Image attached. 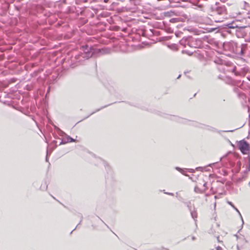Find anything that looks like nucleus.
<instances>
[{
  "mask_svg": "<svg viewBox=\"0 0 250 250\" xmlns=\"http://www.w3.org/2000/svg\"><path fill=\"white\" fill-rule=\"evenodd\" d=\"M196 190H198V189H197L196 188H195V191H196Z\"/></svg>",
  "mask_w": 250,
  "mask_h": 250,
  "instance_id": "obj_14",
  "label": "nucleus"
},
{
  "mask_svg": "<svg viewBox=\"0 0 250 250\" xmlns=\"http://www.w3.org/2000/svg\"><path fill=\"white\" fill-rule=\"evenodd\" d=\"M216 250H222V248L219 246L216 248Z\"/></svg>",
  "mask_w": 250,
  "mask_h": 250,
  "instance_id": "obj_9",
  "label": "nucleus"
},
{
  "mask_svg": "<svg viewBox=\"0 0 250 250\" xmlns=\"http://www.w3.org/2000/svg\"><path fill=\"white\" fill-rule=\"evenodd\" d=\"M191 215L192 217L194 219H195L196 218H197V213L196 212L191 211Z\"/></svg>",
  "mask_w": 250,
  "mask_h": 250,
  "instance_id": "obj_4",
  "label": "nucleus"
},
{
  "mask_svg": "<svg viewBox=\"0 0 250 250\" xmlns=\"http://www.w3.org/2000/svg\"><path fill=\"white\" fill-rule=\"evenodd\" d=\"M194 239H195V238H194V237H192V239H193V240H194Z\"/></svg>",
  "mask_w": 250,
  "mask_h": 250,
  "instance_id": "obj_16",
  "label": "nucleus"
},
{
  "mask_svg": "<svg viewBox=\"0 0 250 250\" xmlns=\"http://www.w3.org/2000/svg\"><path fill=\"white\" fill-rule=\"evenodd\" d=\"M239 148L243 154H247L249 152L250 146L249 144L244 140L239 142L238 144Z\"/></svg>",
  "mask_w": 250,
  "mask_h": 250,
  "instance_id": "obj_1",
  "label": "nucleus"
},
{
  "mask_svg": "<svg viewBox=\"0 0 250 250\" xmlns=\"http://www.w3.org/2000/svg\"><path fill=\"white\" fill-rule=\"evenodd\" d=\"M196 169H203V167H197Z\"/></svg>",
  "mask_w": 250,
  "mask_h": 250,
  "instance_id": "obj_12",
  "label": "nucleus"
},
{
  "mask_svg": "<svg viewBox=\"0 0 250 250\" xmlns=\"http://www.w3.org/2000/svg\"><path fill=\"white\" fill-rule=\"evenodd\" d=\"M196 190H198V189H197L196 188H195V191H196Z\"/></svg>",
  "mask_w": 250,
  "mask_h": 250,
  "instance_id": "obj_15",
  "label": "nucleus"
},
{
  "mask_svg": "<svg viewBox=\"0 0 250 250\" xmlns=\"http://www.w3.org/2000/svg\"><path fill=\"white\" fill-rule=\"evenodd\" d=\"M84 53L82 54V57L86 59L91 57L94 53L92 51H89L87 48L84 50Z\"/></svg>",
  "mask_w": 250,
  "mask_h": 250,
  "instance_id": "obj_2",
  "label": "nucleus"
},
{
  "mask_svg": "<svg viewBox=\"0 0 250 250\" xmlns=\"http://www.w3.org/2000/svg\"><path fill=\"white\" fill-rule=\"evenodd\" d=\"M189 46L191 47L193 46V45L191 44V43H190V44H189Z\"/></svg>",
  "mask_w": 250,
  "mask_h": 250,
  "instance_id": "obj_11",
  "label": "nucleus"
},
{
  "mask_svg": "<svg viewBox=\"0 0 250 250\" xmlns=\"http://www.w3.org/2000/svg\"><path fill=\"white\" fill-rule=\"evenodd\" d=\"M181 77V75H179L178 77H177V79H179Z\"/></svg>",
  "mask_w": 250,
  "mask_h": 250,
  "instance_id": "obj_13",
  "label": "nucleus"
},
{
  "mask_svg": "<svg viewBox=\"0 0 250 250\" xmlns=\"http://www.w3.org/2000/svg\"><path fill=\"white\" fill-rule=\"evenodd\" d=\"M237 166L238 167V170L239 171L240 169V167H241V162L240 161H239L237 163Z\"/></svg>",
  "mask_w": 250,
  "mask_h": 250,
  "instance_id": "obj_7",
  "label": "nucleus"
},
{
  "mask_svg": "<svg viewBox=\"0 0 250 250\" xmlns=\"http://www.w3.org/2000/svg\"><path fill=\"white\" fill-rule=\"evenodd\" d=\"M176 169L178 170L179 171H180V172H181L182 173H183V174H185L184 173H183V170L182 169H181V168L180 167H177L176 168Z\"/></svg>",
  "mask_w": 250,
  "mask_h": 250,
  "instance_id": "obj_6",
  "label": "nucleus"
},
{
  "mask_svg": "<svg viewBox=\"0 0 250 250\" xmlns=\"http://www.w3.org/2000/svg\"><path fill=\"white\" fill-rule=\"evenodd\" d=\"M233 208L235 209V210H236V211L239 213V214L240 215V217H241V219H242V222H243V223H244V222H243V218H242V215H241V214L240 212H239V211L238 210V209L236 208H235V207H234V208Z\"/></svg>",
  "mask_w": 250,
  "mask_h": 250,
  "instance_id": "obj_5",
  "label": "nucleus"
},
{
  "mask_svg": "<svg viewBox=\"0 0 250 250\" xmlns=\"http://www.w3.org/2000/svg\"><path fill=\"white\" fill-rule=\"evenodd\" d=\"M75 142V140H74L72 138L70 137V136H68L67 137V141L64 142V143H67V142ZM63 144V142H62L61 143V144Z\"/></svg>",
  "mask_w": 250,
  "mask_h": 250,
  "instance_id": "obj_3",
  "label": "nucleus"
},
{
  "mask_svg": "<svg viewBox=\"0 0 250 250\" xmlns=\"http://www.w3.org/2000/svg\"><path fill=\"white\" fill-rule=\"evenodd\" d=\"M165 193L167 194H168V195H173V194L172 193H170V192H165Z\"/></svg>",
  "mask_w": 250,
  "mask_h": 250,
  "instance_id": "obj_10",
  "label": "nucleus"
},
{
  "mask_svg": "<svg viewBox=\"0 0 250 250\" xmlns=\"http://www.w3.org/2000/svg\"><path fill=\"white\" fill-rule=\"evenodd\" d=\"M228 203L232 207L234 208V206L232 204V203L231 202L228 201Z\"/></svg>",
  "mask_w": 250,
  "mask_h": 250,
  "instance_id": "obj_8",
  "label": "nucleus"
}]
</instances>
